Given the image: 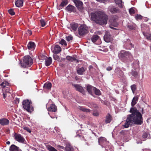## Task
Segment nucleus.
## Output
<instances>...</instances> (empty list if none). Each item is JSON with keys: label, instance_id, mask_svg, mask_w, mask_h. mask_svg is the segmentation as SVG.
<instances>
[{"label": "nucleus", "instance_id": "obj_42", "mask_svg": "<svg viewBox=\"0 0 151 151\" xmlns=\"http://www.w3.org/2000/svg\"><path fill=\"white\" fill-rule=\"evenodd\" d=\"M129 13L131 14H132L135 13V11H134V9L132 8L129 9Z\"/></svg>", "mask_w": 151, "mask_h": 151}, {"label": "nucleus", "instance_id": "obj_55", "mask_svg": "<svg viewBox=\"0 0 151 151\" xmlns=\"http://www.w3.org/2000/svg\"><path fill=\"white\" fill-rule=\"evenodd\" d=\"M129 45H130V47H129L128 48H127V49H130L131 48L133 47V46L132 44L131 43H130L129 44Z\"/></svg>", "mask_w": 151, "mask_h": 151}, {"label": "nucleus", "instance_id": "obj_22", "mask_svg": "<svg viewBox=\"0 0 151 151\" xmlns=\"http://www.w3.org/2000/svg\"><path fill=\"white\" fill-rule=\"evenodd\" d=\"M35 47V43L32 41L29 42L27 45L28 48L29 50L34 49Z\"/></svg>", "mask_w": 151, "mask_h": 151}, {"label": "nucleus", "instance_id": "obj_7", "mask_svg": "<svg viewBox=\"0 0 151 151\" xmlns=\"http://www.w3.org/2000/svg\"><path fill=\"white\" fill-rule=\"evenodd\" d=\"M88 32V28L85 25H83L78 28V33L80 35H83Z\"/></svg>", "mask_w": 151, "mask_h": 151}, {"label": "nucleus", "instance_id": "obj_60", "mask_svg": "<svg viewBox=\"0 0 151 151\" xmlns=\"http://www.w3.org/2000/svg\"><path fill=\"white\" fill-rule=\"evenodd\" d=\"M6 143L7 145H9L10 144V142L9 141H7L6 142Z\"/></svg>", "mask_w": 151, "mask_h": 151}, {"label": "nucleus", "instance_id": "obj_48", "mask_svg": "<svg viewBox=\"0 0 151 151\" xmlns=\"http://www.w3.org/2000/svg\"><path fill=\"white\" fill-rule=\"evenodd\" d=\"M118 74L119 75V77H123V76H124V73L121 70L120 71H119V73Z\"/></svg>", "mask_w": 151, "mask_h": 151}, {"label": "nucleus", "instance_id": "obj_32", "mask_svg": "<svg viewBox=\"0 0 151 151\" xmlns=\"http://www.w3.org/2000/svg\"><path fill=\"white\" fill-rule=\"evenodd\" d=\"M99 36L97 35H93L91 38L92 42L94 43L99 39Z\"/></svg>", "mask_w": 151, "mask_h": 151}, {"label": "nucleus", "instance_id": "obj_13", "mask_svg": "<svg viewBox=\"0 0 151 151\" xmlns=\"http://www.w3.org/2000/svg\"><path fill=\"white\" fill-rule=\"evenodd\" d=\"M72 85L75 88L77 91L82 93H84V90L81 86L77 84H73Z\"/></svg>", "mask_w": 151, "mask_h": 151}, {"label": "nucleus", "instance_id": "obj_45", "mask_svg": "<svg viewBox=\"0 0 151 151\" xmlns=\"http://www.w3.org/2000/svg\"><path fill=\"white\" fill-rule=\"evenodd\" d=\"M127 27L131 30H134L135 29V27L133 25H129L127 26Z\"/></svg>", "mask_w": 151, "mask_h": 151}, {"label": "nucleus", "instance_id": "obj_46", "mask_svg": "<svg viewBox=\"0 0 151 151\" xmlns=\"http://www.w3.org/2000/svg\"><path fill=\"white\" fill-rule=\"evenodd\" d=\"M5 90V88H4V89H2V91L3 92V98L5 99L6 97V96L7 95V93H6L4 91Z\"/></svg>", "mask_w": 151, "mask_h": 151}, {"label": "nucleus", "instance_id": "obj_52", "mask_svg": "<svg viewBox=\"0 0 151 151\" xmlns=\"http://www.w3.org/2000/svg\"><path fill=\"white\" fill-rule=\"evenodd\" d=\"M148 135V134H147L145 133H143L142 135V137L143 138H145L147 137Z\"/></svg>", "mask_w": 151, "mask_h": 151}, {"label": "nucleus", "instance_id": "obj_51", "mask_svg": "<svg viewBox=\"0 0 151 151\" xmlns=\"http://www.w3.org/2000/svg\"><path fill=\"white\" fill-rule=\"evenodd\" d=\"M120 68H117L115 69V72L116 73H117V74L119 73V71H120Z\"/></svg>", "mask_w": 151, "mask_h": 151}, {"label": "nucleus", "instance_id": "obj_56", "mask_svg": "<svg viewBox=\"0 0 151 151\" xmlns=\"http://www.w3.org/2000/svg\"><path fill=\"white\" fill-rule=\"evenodd\" d=\"M58 147L62 149H64V147L63 146H60V145H58Z\"/></svg>", "mask_w": 151, "mask_h": 151}, {"label": "nucleus", "instance_id": "obj_34", "mask_svg": "<svg viewBox=\"0 0 151 151\" xmlns=\"http://www.w3.org/2000/svg\"><path fill=\"white\" fill-rule=\"evenodd\" d=\"M93 91L96 95H100L101 94V93L100 91L96 88H93Z\"/></svg>", "mask_w": 151, "mask_h": 151}, {"label": "nucleus", "instance_id": "obj_44", "mask_svg": "<svg viewBox=\"0 0 151 151\" xmlns=\"http://www.w3.org/2000/svg\"><path fill=\"white\" fill-rule=\"evenodd\" d=\"M60 44L62 45H67L66 43L65 40L63 39H62L61 40L60 42Z\"/></svg>", "mask_w": 151, "mask_h": 151}, {"label": "nucleus", "instance_id": "obj_24", "mask_svg": "<svg viewBox=\"0 0 151 151\" xmlns=\"http://www.w3.org/2000/svg\"><path fill=\"white\" fill-rule=\"evenodd\" d=\"M65 151H74V149L72 146L69 143L66 145L65 148Z\"/></svg>", "mask_w": 151, "mask_h": 151}, {"label": "nucleus", "instance_id": "obj_61", "mask_svg": "<svg viewBox=\"0 0 151 151\" xmlns=\"http://www.w3.org/2000/svg\"><path fill=\"white\" fill-rule=\"evenodd\" d=\"M16 100H17V102H18V103L19 102V99H17Z\"/></svg>", "mask_w": 151, "mask_h": 151}, {"label": "nucleus", "instance_id": "obj_23", "mask_svg": "<svg viewBox=\"0 0 151 151\" xmlns=\"http://www.w3.org/2000/svg\"><path fill=\"white\" fill-rule=\"evenodd\" d=\"M112 120V116L110 114H108L106 116L105 122L106 123H109Z\"/></svg>", "mask_w": 151, "mask_h": 151}, {"label": "nucleus", "instance_id": "obj_54", "mask_svg": "<svg viewBox=\"0 0 151 151\" xmlns=\"http://www.w3.org/2000/svg\"><path fill=\"white\" fill-rule=\"evenodd\" d=\"M106 69L107 71H110L112 69V68L111 66H109L106 68Z\"/></svg>", "mask_w": 151, "mask_h": 151}, {"label": "nucleus", "instance_id": "obj_41", "mask_svg": "<svg viewBox=\"0 0 151 151\" xmlns=\"http://www.w3.org/2000/svg\"><path fill=\"white\" fill-rule=\"evenodd\" d=\"M142 18V16L140 14H137L135 16V19L136 20L141 19Z\"/></svg>", "mask_w": 151, "mask_h": 151}, {"label": "nucleus", "instance_id": "obj_50", "mask_svg": "<svg viewBox=\"0 0 151 151\" xmlns=\"http://www.w3.org/2000/svg\"><path fill=\"white\" fill-rule=\"evenodd\" d=\"M93 115L95 116H98L99 115V113L98 111H95L93 113Z\"/></svg>", "mask_w": 151, "mask_h": 151}, {"label": "nucleus", "instance_id": "obj_18", "mask_svg": "<svg viewBox=\"0 0 151 151\" xmlns=\"http://www.w3.org/2000/svg\"><path fill=\"white\" fill-rule=\"evenodd\" d=\"M86 89L88 93L91 95H92V91H93V88L94 87L91 85H87L86 86Z\"/></svg>", "mask_w": 151, "mask_h": 151}, {"label": "nucleus", "instance_id": "obj_20", "mask_svg": "<svg viewBox=\"0 0 151 151\" xmlns=\"http://www.w3.org/2000/svg\"><path fill=\"white\" fill-rule=\"evenodd\" d=\"M86 70V69L83 67L78 68L77 70L78 74L80 75H82Z\"/></svg>", "mask_w": 151, "mask_h": 151}, {"label": "nucleus", "instance_id": "obj_28", "mask_svg": "<svg viewBox=\"0 0 151 151\" xmlns=\"http://www.w3.org/2000/svg\"><path fill=\"white\" fill-rule=\"evenodd\" d=\"M68 3L67 0H62L61 3L59 5L60 7H64Z\"/></svg>", "mask_w": 151, "mask_h": 151}, {"label": "nucleus", "instance_id": "obj_29", "mask_svg": "<svg viewBox=\"0 0 151 151\" xmlns=\"http://www.w3.org/2000/svg\"><path fill=\"white\" fill-rule=\"evenodd\" d=\"M115 2L116 3L118 4L119 6L122 8V0H114Z\"/></svg>", "mask_w": 151, "mask_h": 151}, {"label": "nucleus", "instance_id": "obj_40", "mask_svg": "<svg viewBox=\"0 0 151 151\" xmlns=\"http://www.w3.org/2000/svg\"><path fill=\"white\" fill-rule=\"evenodd\" d=\"M4 88H5V90L4 91V92L6 93H11V92H10V88L8 87H6L5 88H3L2 89H4Z\"/></svg>", "mask_w": 151, "mask_h": 151}, {"label": "nucleus", "instance_id": "obj_17", "mask_svg": "<svg viewBox=\"0 0 151 151\" xmlns=\"http://www.w3.org/2000/svg\"><path fill=\"white\" fill-rule=\"evenodd\" d=\"M9 150L10 151H22L19 149L18 147L14 145H12L10 146Z\"/></svg>", "mask_w": 151, "mask_h": 151}, {"label": "nucleus", "instance_id": "obj_4", "mask_svg": "<svg viewBox=\"0 0 151 151\" xmlns=\"http://www.w3.org/2000/svg\"><path fill=\"white\" fill-rule=\"evenodd\" d=\"M33 63L32 59L30 56H26L23 58L22 62L20 64L21 67L26 68L30 66Z\"/></svg>", "mask_w": 151, "mask_h": 151}, {"label": "nucleus", "instance_id": "obj_25", "mask_svg": "<svg viewBox=\"0 0 151 151\" xmlns=\"http://www.w3.org/2000/svg\"><path fill=\"white\" fill-rule=\"evenodd\" d=\"M23 0H17L15 3V5L17 7H19L23 6Z\"/></svg>", "mask_w": 151, "mask_h": 151}, {"label": "nucleus", "instance_id": "obj_59", "mask_svg": "<svg viewBox=\"0 0 151 151\" xmlns=\"http://www.w3.org/2000/svg\"><path fill=\"white\" fill-rule=\"evenodd\" d=\"M97 1H98L100 2H103L104 1H106V0H96Z\"/></svg>", "mask_w": 151, "mask_h": 151}, {"label": "nucleus", "instance_id": "obj_58", "mask_svg": "<svg viewBox=\"0 0 151 151\" xmlns=\"http://www.w3.org/2000/svg\"><path fill=\"white\" fill-rule=\"evenodd\" d=\"M28 33L29 34V35H31L32 34V32L31 31L28 30Z\"/></svg>", "mask_w": 151, "mask_h": 151}, {"label": "nucleus", "instance_id": "obj_9", "mask_svg": "<svg viewBox=\"0 0 151 151\" xmlns=\"http://www.w3.org/2000/svg\"><path fill=\"white\" fill-rule=\"evenodd\" d=\"M73 1L78 10H81L83 9V3L81 1L79 0H73Z\"/></svg>", "mask_w": 151, "mask_h": 151}, {"label": "nucleus", "instance_id": "obj_6", "mask_svg": "<svg viewBox=\"0 0 151 151\" xmlns=\"http://www.w3.org/2000/svg\"><path fill=\"white\" fill-rule=\"evenodd\" d=\"M118 19V18L117 17L113 16L109 19V27L111 28L115 29L113 27H116L118 26L119 24L118 23L117 21Z\"/></svg>", "mask_w": 151, "mask_h": 151}, {"label": "nucleus", "instance_id": "obj_43", "mask_svg": "<svg viewBox=\"0 0 151 151\" xmlns=\"http://www.w3.org/2000/svg\"><path fill=\"white\" fill-rule=\"evenodd\" d=\"M53 57L54 59L55 60L58 61H59L60 60L59 57L58 55H53Z\"/></svg>", "mask_w": 151, "mask_h": 151}, {"label": "nucleus", "instance_id": "obj_12", "mask_svg": "<svg viewBox=\"0 0 151 151\" xmlns=\"http://www.w3.org/2000/svg\"><path fill=\"white\" fill-rule=\"evenodd\" d=\"M119 56L121 58H126L129 57L131 56V55L129 52H125L120 53L119 54Z\"/></svg>", "mask_w": 151, "mask_h": 151}, {"label": "nucleus", "instance_id": "obj_16", "mask_svg": "<svg viewBox=\"0 0 151 151\" xmlns=\"http://www.w3.org/2000/svg\"><path fill=\"white\" fill-rule=\"evenodd\" d=\"M9 123V121L6 118H2L0 119V124L3 126L7 125Z\"/></svg>", "mask_w": 151, "mask_h": 151}, {"label": "nucleus", "instance_id": "obj_38", "mask_svg": "<svg viewBox=\"0 0 151 151\" xmlns=\"http://www.w3.org/2000/svg\"><path fill=\"white\" fill-rule=\"evenodd\" d=\"M40 23L41 26L42 27H44L46 24V23L45 21L43 19H42L40 20Z\"/></svg>", "mask_w": 151, "mask_h": 151}, {"label": "nucleus", "instance_id": "obj_15", "mask_svg": "<svg viewBox=\"0 0 151 151\" xmlns=\"http://www.w3.org/2000/svg\"><path fill=\"white\" fill-rule=\"evenodd\" d=\"M108 9L112 13H115L119 12V10L114 6H109L108 8Z\"/></svg>", "mask_w": 151, "mask_h": 151}, {"label": "nucleus", "instance_id": "obj_64", "mask_svg": "<svg viewBox=\"0 0 151 151\" xmlns=\"http://www.w3.org/2000/svg\"><path fill=\"white\" fill-rule=\"evenodd\" d=\"M84 140L85 141H88V139H84Z\"/></svg>", "mask_w": 151, "mask_h": 151}, {"label": "nucleus", "instance_id": "obj_49", "mask_svg": "<svg viewBox=\"0 0 151 151\" xmlns=\"http://www.w3.org/2000/svg\"><path fill=\"white\" fill-rule=\"evenodd\" d=\"M66 40L68 41H69L71 40L72 39V37L71 36H68L66 37Z\"/></svg>", "mask_w": 151, "mask_h": 151}, {"label": "nucleus", "instance_id": "obj_31", "mask_svg": "<svg viewBox=\"0 0 151 151\" xmlns=\"http://www.w3.org/2000/svg\"><path fill=\"white\" fill-rule=\"evenodd\" d=\"M51 86L52 84L50 83H46L44 84V87L45 88L49 89L51 88Z\"/></svg>", "mask_w": 151, "mask_h": 151}, {"label": "nucleus", "instance_id": "obj_11", "mask_svg": "<svg viewBox=\"0 0 151 151\" xmlns=\"http://www.w3.org/2000/svg\"><path fill=\"white\" fill-rule=\"evenodd\" d=\"M52 51L55 54H58L61 51V48L60 46L58 45H55L54 47H51Z\"/></svg>", "mask_w": 151, "mask_h": 151}, {"label": "nucleus", "instance_id": "obj_35", "mask_svg": "<svg viewBox=\"0 0 151 151\" xmlns=\"http://www.w3.org/2000/svg\"><path fill=\"white\" fill-rule=\"evenodd\" d=\"M137 100L138 98L137 97H136L133 98L131 103L132 106H134L137 103Z\"/></svg>", "mask_w": 151, "mask_h": 151}, {"label": "nucleus", "instance_id": "obj_1", "mask_svg": "<svg viewBox=\"0 0 151 151\" xmlns=\"http://www.w3.org/2000/svg\"><path fill=\"white\" fill-rule=\"evenodd\" d=\"M130 112L132 113V114L128 116L125 124L123 125L125 128L128 127L132 124L133 122L138 125H141L142 124L143 118L142 114L136 108H131Z\"/></svg>", "mask_w": 151, "mask_h": 151}, {"label": "nucleus", "instance_id": "obj_14", "mask_svg": "<svg viewBox=\"0 0 151 151\" xmlns=\"http://www.w3.org/2000/svg\"><path fill=\"white\" fill-rule=\"evenodd\" d=\"M75 7L72 5L69 4L65 8V10L67 12L71 13L74 12Z\"/></svg>", "mask_w": 151, "mask_h": 151}, {"label": "nucleus", "instance_id": "obj_26", "mask_svg": "<svg viewBox=\"0 0 151 151\" xmlns=\"http://www.w3.org/2000/svg\"><path fill=\"white\" fill-rule=\"evenodd\" d=\"M70 25L72 29L74 31H76L78 26V24L76 23H72Z\"/></svg>", "mask_w": 151, "mask_h": 151}, {"label": "nucleus", "instance_id": "obj_39", "mask_svg": "<svg viewBox=\"0 0 151 151\" xmlns=\"http://www.w3.org/2000/svg\"><path fill=\"white\" fill-rule=\"evenodd\" d=\"M8 12L11 15H14L15 14V13L14 12V9H9L8 10Z\"/></svg>", "mask_w": 151, "mask_h": 151}, {"label": "nucleus", "instance_id": "obj_5", "mask_svg": "<svg viewBox=\"0 0 151 151\" xmlns=\"http://www.w3.org/2000/svg\"><path fill=\"white\" fill-rule=\"evenodd\" d=\"M31 104V101L28 99L24 100L22 103L23 108L27 111L30 112H31L33 110Z\"/></svg>", "mask_w": 151, "mask_h": 151}, {"label": "nucleus", "instance_id": "obj_3", "mask_svg": "<svg viewBox=\"0 0 151 151\" xmlns=\"http://www.w3.org/2000/svg\"><path fill=\"white\" fill-rule=\"evenodd\" d=\"M99 143L102 147L105 148L106 151L113 150V147L110 145L109 142L106 140V138L104 137H100L99 138Z\"/></svg>", "mask_w": 151, "mask_h": 151}, {"label": "nucleus", "instance_id": "obj_27", "mask_svg": "<svg viewBox=\"0 0 151 151\" xmlns=\"http://www.w3.org/2000/svg\"><path fill=\"white\" fill-rule=\"evenodd\" d=\"M9 84L7 81H4L2 83L0 84V86L3 88H5L6 87V86H9Z\"/></svg>", "mask_w": 151, "mask_h": 151}, {"label": "nucleus", "instance_id": "obj_2", "mask_svg": "<svg viewBox=\"0 0 151 151\" xmlns=\"http://www.w3.org/2000/svg\"><path fill=\"white\" fill-rule=\"evenodd\" d=\"M90 16L91 20L97 24L102 25L107 23L108 17L103 11H97L91 12Z\"/></svg>", "mask_w": 151, "mask_h": 151}, {"label": "nucleus", "instance_id": "obj_33", "mask_svg": "<svg viewBox=\"0 0 151 151\" xmlns=\"http://www.w3.org/2000/svg\"><path fill=\"white\" fill-rule=\"evenodd\" d=\"M79 109L80 110L82 111H83L85 112H90L91 110L89 109H86L83 107H80Z\"/></svg>", "mask_w": 151, "mask_h": 151}, {"label": "nucleus", "instance_id": "obj_30", "mask_svg": "<svg viewBox=\"0 0 151 151\" xmlns=\"http://www.w3.org/2000/svg\"><path fill=\"white\" fill-rule=\"evenodd\" d=\"M66 59L67 60L71 61H74L76 60L75 56H74L73 57L68 56L66 57Z\"/></svg>", "mask_w": 151, "mask_h": 151}, {"label": "nucleus", "instance_id": "obj_36", "mask_svg": "<svg viewBox=\"0 0 151 151\" xmlns=\"http://www.w3.org/2000/svg\"><path fill=\"white\" fill-rule=\"evenodd\" d=\"M131 88L132 93L134 94L136 88V86L135 84H133L131 86Z\"/></svg>", "mask_w": 151, "mask_h": 151}, {"label": "nucleus", "instance_id": "obj_8", "mask_svg": "<svg viewBox=\"0 0 151 151\" xmlns=\"http://www.w3.org/2000/svg\"><path fill=\"white\" fill-rule=\"evenodd\" d=\"M14 137L15 139L19 143H23L25 141L23 136L19 134L15 133Z\"/></svg>", "mask_w": 151, "mask_h": 151}, {"label": "nucleus", "instance_id": "obj_62", "mask_svg": "<svg viewBox=\"0 0 151 151\" xmlns=\"http://www.w3.org/2000/svg\"><path fill=\"white\" fill-rule=\"evenodd\" d=\"M55 130H57V129H58V128L57 127H55Z\"/></svg>", "mask_w": 151, "mask_h": 151}, {"label": "nucleus", "instance_id": "obj_21", "mask_svg": "<svg viewBox=\"0 0 151 151\" xmlns=\"http://www.w3.org/2000/svg\"><path fill=\"white\" fill-rule=\"evenodd\" d=\"M57 109L56 107L54 104H51L50 106V107L48 108V110L49 111L55 112L57 111Z\"/></svg>", "mask_w": 151, "mask_h": 151}, {"label": "nucleus", "instance_id": "obj_37", "mask_svg": "<svg viewBox=\"0 0 151 151\" xmlns=\"http://www.w3.org/2000/svg\"><path fill=\"white\" fill-rule=\"evenodd\" d=\"M131 74L135 78H137L138 77V73L137 71H132Z\"/></svg>", "mask_w": 151, "mask_h": 151}, {"label": "nucleus", "instance_id": "obj_19", "mask_svg": "<svg viewBox=\"0 0 151 151\" xmlns=\"http://www.w3.org/2000/svg\"><path fill=\"white\" fill-rule=\"evenodd\" d=\"M46 57L45 59V64L46 66H48L50 65L52 62V59L50 57L48 58L46 56H45Z\"/></svg>", "mask_w": 151, "mask_h": 151}, {"label": "nucleus", "instance_id": "obj_47", "mask_svg": "<svg viewBox=\"0 0 151 151\" xmlns=\"http://www.w3.org/2000/svg\"><path fill=\"white\" fill-rule=\"evenodd\" d=\"M146 38L148 40H150L151 41V34H148L146 35Z\"/></svg>", "mask_w": 151, "mask_h": 151}, {"label": "nucleus", "instance_id": "obj_10", "mask_svg": "<svg viewBox=\"0 0 151 151\" xmlns=\"http://www.w3.org/2000/svg\"><path fill=\"white\" fill-rule=\"evenodd\" d=\"M104 41L107 42H109L112 40V38L109 32H106L105 35L104 36Z\"/></svg>", "mask_w": 151, "mask_h": 151}, {"label": "nucleus", "instance_id": "obj_63", "mask_svg": "<svg viewBox=\"0 0 151 151\" xmlns=\"http://www.w3.org/2000/svg\"><path fill=\"white\" fill-rule=\"evenodd\" d=\"M50 117L52 118V119H53L54 118V117H52L51 116H50Z\"/></svg>", "mask_w": 151, "mask_h": 151}, {"label": "nucleus", "instance_id": "obj_53", "mask_svg": "<svg viewBox=\"0 0 151 151\" xmlns=\"http://www.w3.org/2000/svg\"><path fill=\"white\" fill-rule=\"evenodd\" d=\"M24 129L27 130L28 132L29 133H30L31 132L30 129L27 127H25L24 128Z\"/></svg>", "mask_w": 151, "mask_h": 151}, {"label": "nucleus", "instance_id": "obj_57", "mask_svg": "<svg viewBox=\"0 0 151 151\" xmlns=\"http://www.w3.org/2000/svg\"><path fill=\"white\" fill-rule=\"evenodd\" d=\"M86 118V116L84 115H83L81 116V118L83 119Z\"/></svg>", "mask_w": 151, "mask_h": 151}]
</instances>
